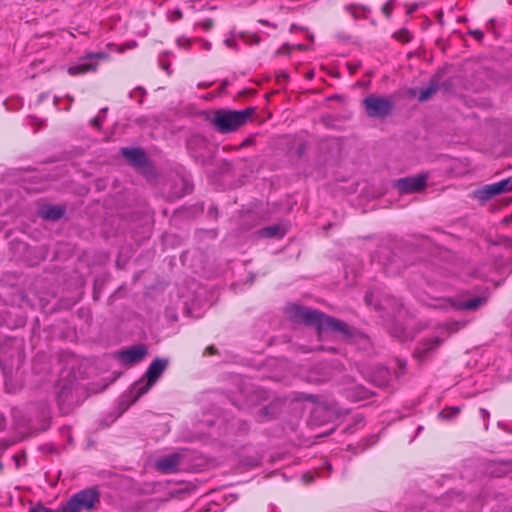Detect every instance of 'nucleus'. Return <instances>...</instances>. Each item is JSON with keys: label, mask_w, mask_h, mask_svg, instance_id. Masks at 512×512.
I'll use <instances>...</instances> for the list:
<instances>
[{"label": "nucleus", "mask_w": 512, "mask_h": 512, "mask_svg": "<svg viewBox=\"0 0 512 512\" xmlns=\"http://www.w3.org/2000/svg\"><path fill=\"white\" fill-rule=\"evenodd\" d=\"M255 109L248 107L243 110H216L211 119V123L220 133L234 132L249 120Z\"/></svg>", "instance_id": "obj_1"}, {"label": "nucleus", "mask_w": 512, "mask_h": 512, "mask_svg": "<svg viewBox=\"0 0 512 512\" xmlns=\"http://www.w3.org/2000/svg\"><path fill=\"white\" fill-rule=\"evenodd\" d=\"M168 366V360L155 358L148 366L144 378L137 381L132 387V393L135 399H138L147 393L151 387L158 381Z\"/></svg>", "instance_id": "obj_2"}, {"label": "nucleus", "mask_w": 512, "mask_h": 512, "mask_svg": "<svg viewBox=\"0 0 512 512\" xmlns=\"http://www.w3.org/2000/svg\"><path fill=\"white\" fill-rule=\"evenodd\" d=\"M366 114L371 118L383 119L389 116L394 108L393 102L386 97L370 94L363 99Z\"/></svg>", "instance_id": "obj_3"}, {"label": "nucleus", "mask_w": 512, "mask_h": 512, "mask_svg": "<svg viewBox=\"0 0 512 512\" xmlns=\"http://www.w3.org/2000/svg\"><path fill=\"white\" fill-rule=\"evenodd\" d=\"M99 501V494L93 488L84 489L73 495L66 502V512H79L81 510H90L95 503Z\"/></svg>", "instance_id": "obj_4"}, {"label": "nucleus", "mask_w": 512, "mask_h": 512, "mask_svg": "<svg viewBox=\"0 0 512 512\" xmlns=\"http://www.w3.org/2000/svg\"><path fill=\"white\" fill-rule=\"evenodd\" d=\"M109 59V54L106 52L89 53L81 59V62L69 67L68 73L72 76L87 73L89 71H96L98 61H105Z\"/></svg>", "instance_id": "obj_5"}, {"label": "nucleus", "mask_w": 512, "mask_h": 512, "mask_svg": "<svg viewBox=\"0 0 512 512\" xmlns=\"http://www.w3.org/2000/svg\"><path fill=\"white\" fill-rule=\"evenodd\" d=\"M427 178L426 174L400 178L395 181V187L401 194L417 193L426 187Z\"/></svg>", "instance_id": "obj_6"}, {"label": "nucleus", "mask_w": 512, "mask_h": 512, "mask_svg": "<svg viewBox=\"0 0 512 512\" xmlns=\"http://www.w3.org/2000/svg\"><path fill=\"white\" fill-rule=\"evenodd\" d=\"M295 316L298 317L307 325H313L317 327L318 332L322 333V324L327 315L318 312L308 307H296Z\"/></svg>", "instance_id": "obj_7"}, {"label": "nucleus", "mask_w": 512, "mask_h": 512, "mask_svg": "<svg viewBox=\"0 0 512 512\" xmlns=\"http://www.w3.org/2000/svg\"><path fill=\"white\" fill-rule=\"evenodd\" d=\"M147 355V348L143 344L131 346L118 352L120 361L125 365L140 362Z\"/></svg>", "instance_id": "obj_8"}, {"label": "nucleus", "mask_w": 512, "mask_h": 512, "mask_svg": "<svg viewBox=\"0 0 512 512\" xmlns=\"http://www.w3.org/2000/svg\"><path fill=\"white\" fill-rule=\"evenodd\" d=\"M442 342L443 340L438 336L424 338L419 342L414 352V356L422 362L429 356L430 353L436 350Z\"/></svg>", "instance_id": "obj_9"}, {"label": "nucleus", "mask_w": 512, "mask_h": 512, "mask_svg": "<svg viewBox=\"0 0 512 512\" xmlns=\"http://www.w3.org/2000/svg\"><path fill=\"white\" fill-rule=\"evenodd\" d=\"M181 459L182 456L179 453L165 455L155 462V468L162 473H175L178 471Z\"/></svg>", "instance_id": "obj_10"}, {"label": "nucleus", "mask_w": 512, "mask_h": 512, "mask_svg": "<svg viewBox=\"0 0 512 512\" xmlns=\"http://www.w3.org/2000/svg\"><path fill=\"white\" fill-rule=\"evenodd\" d=\"M325 331H334L345 336L351 335V329L345 322L331 316H327V318L324 319L322 324V332Z\"/></svg>", "instance_id": "obj_11"}, {"label": "nucleus", "mask_w": 512, "mask_h": 512, "mask_svg": "<svg viewBox=\"0 0 512 512\" xmlns=\"http://www.w3.org/2000/svg\"><path fill=\"white\" fill-rule=\"evenodd\" d=\"M121 154L135 166H144L147 162L145 152L141 148H122Z\"/></svg>", "instance_id": "obj_12"}, {"label": "nucleus", "mask_w": 512, "mask_h": 512, "mask_svg": "<svg viewBox=\"0 0 512 512\" xmlns=\"http://www.w3.org/2000/svg\"><path fill=\"white\" fill-rule=\"evenodd\" d=\"M64 210L61 206L45 205L39 209V215L46 220H57L62 217Z\"/></svg>", "instance_id": "obj_13"}, {"label": "nucleus", "mask_w": 512, "mask_h": 512, "mask_svg": "<svg viewBox=\"0 0 512 512\" xmlns=\"http://www.w3.org/2000/svg\"><path fill=\"white\" fill-rule=\"evenodd\" d=\"M496 195H499L497 182L485 185L484 187L478 189L475 192L476 198H478L481 201H487Z\"/></svg>", "instance_id": "obj_14"}, {"label": "nucleus", "mask_w": 512, "mask_h": 512, "mask_svg": "<svg viewBox=\"0 0 512 512\" xmlns=\"http://www.w3.org/2000/svg\"><path fill=\"white\" fill-rule=\"evenodd\" d=\"M346 10L355 19L365 18L367 16V14L370 12L369 8H367L365 6H361V5H355V4H351V5L346 6Z\"/></svg>", "instance_id": "obj_15"}, {"label": "nucleus", "mask_w": 512, "mask_h": 512, "mask_svg": "<svg viewBox=\"0 0 512 512\" xmlns=\"http://www.w3.org/2000/svg\"><path fill=\"white\" fill-rule=\"evenodd\" d=\"M484 302V299L481 297H475L470 300H467L461 304V309L463 310H474L479 307Z\"/></svg>", "instance_id": "obj_16"}, {"label": "nucleus", "mask_w": 512, "mask_h": 512, "mask_svg": "<svg viewBox=\"0 0 512 512\" xmlns=\"http://www.w3.org/2000/svg\"><path fill=\"white\" fill-rule=\"evenodd\" d=\"M63 391H64V384H63L62 380L59 379L55 383V386H54V396H55V400L57 401L59 407H61L62 403H63V399H62Z\"/></svg>", "instance_id": "obj_17"}, {"label": "nucleus", "mask_w": 512, "mask_h": 512, "mask_svg": "<svg viewBox=\"0 0 512 512\" xmlns=\"http://www.w3.org/2000/svg\"><path fill=\"white\" fill-rule=\"evenodd\" d=\"M437 91V87L435 86H429L427 88L421 89L418 99L420 101H427L430 99Z\"/></svg>", "instance_id": "obj_18"}, {"label": "nucleus", "mask_w": 512, "mask_h": 512, "mask_svg": "<svg viewBox=\"0 0 512 512\" xmlns=\"http://www.w3.org/2000/svg\"><path fill=\"white\" fill-rule=\"evenodd\" d=\"M280 232V227L277 225L265 227L261 230V234L266 237L277 236Z\"/></svg>", "instance_id": "obj_19"}, {"label": "nucleus", "mask_w": 512, "mask_h": 512, "mask_svg": "<svg viewBox=\"0 0 512 512\" xmlns=\"http://www.w3.org/2000/svg\"><path fill=\"white\" fill-rule=\"evenodd\" d=\"M499 194L508 192L512 189V183L510 179H504L497 182Z\"/></svg>", "instance_id": "obj_20"}, {"label": "nucleus", "mask_w": 512, "mask_h": 512, "mask_svg": "<svg viewBox=\"0 0 512 512\" xmlns=\"http://www.w3.org/2000/svg\"><path fill=\"white\" fill-rule=\"evenodd\" d=\"M459 412H460L459 407H450L448 409L442 410L439 415L442 417H445V418H451V417L458 415Z\"/></svg>", "instance_id": "obj_21"}, {"label": "nucleus", "mask_w": 512, "mask_h": 512, "mask_svg": "<svg viewBox=\"0 0 512 512\" xmlns=\"http://www.w3.org/2000/svg\"><path fill=\"white\" fill-rule=\"evenodd\" d=\"M394 5H395V0H388L382 7V12L383 14L387 17V18H390L391 17V14H392V11L394 9Z\"/></svg>", "instance_id": "obj_22"}, {"label": "nucleus", "mask_w": 512, "mask_h": 512, "mask_svg": "<svg viewBox=\"0 0 512 512\" xmlns=\"http://www.w3.org/2000/svg\"><path fill=\"white\" fill-rule=\"evenodd\" d=\"M30 512H64V508L58 510H52L50 508L45 507L42 504H37L36 506L30 509Z\"/></svg>", "instance_id": "obj_23"}, {"label": "nucleus", "mask_w": 512, "mask_h": 512, "mask_svg": "<svg viewBox=\"0 0 512 512\" xmlns=\"http://www.w3.org/2000/svg\"><path fill=\"white\" fill-rule=\"evenodd\" d=\"M183 17L182 11L180 9H175L171 12L170 19L172 21H178Z\"/></svg>", "instance_id": "obj_24"}, {"label": "nucleus", "mask_w": 512, "mask_h": 512, "mask_svg": "<svg viewBox=\"0 0 512 512\" xmlns=\"http://www.w3.org/2000/svg\"><path fill=\"white\" fill-rule=\"evenodd\" d=\"M470 35H472L474 38H476L477 40H482L483 37H484V34L481 30H471L469 32Z\"/></svg>", "instance_id": "obj_25"}, {"label": "nucleus", "mask_w": 512, "mask_h": 512, "mask_svg": "<svg viewBox=\"0 0 512 512\" xmlns=\"http://www.w3.org/2000/svg\"><path fill=\"white\" fill-rule=\"evenodd\" d=\"M27 189L32 190V191H41V190L45 189V185L36 183V185L34 187H31V188L27 187Z\"/></svg>", "instance_id": "obj_26"}, {"label": "nucleus", "mask_w": 512, "mask_h": 512, "mask_svg": "<svg viewBox=\"0 0 512 512\" xmlns=\"http://www.w3.org/2000/svg\"><path fill=\"white\" fill-rule=\"evenodd\" d=\"M479 413L484 420L488 419L490 416L489 412L484 408H480Z\"/></svg>", "instance_id": "obj_27"}, {"label": "nucleus", "mask_w": 512, "mask_h": 512, "mask_svg": "<svg viewBox=\"0 0 512 512\" xmlns=\"http://www.w3.org/2000/svg\"><path fill=\"white\" fill-rule=\"evenodd\" d=\"M206 352H207L208 354H210V355H214V354H216V349H215V347H214V346H212V345H211V346H209V347H207V348H206Z\"/></svg>", "instance_id": "obj_28"}, {"label": "nucleus", "mask_w": 512, "mask_h": 512, "mask_svg": "<svg viewBox=\"0 0 512 512\" xmlns=\"http://www.w3.org/2000/svg\"><path fill=\"white\" fill-rule=\"evenodd\" d=\"M91 122H92V124H93L94 126L98 127V126H99L100 119H99V117H96V118H94Z\"/></svg>", "instance_id": "obj_29"}, {"label": "nucleus", "mask_w": 512, "mask_h": 512, "mask_svg": "<svg viewBox=\"0 0 512 512\" xmlns=\"http://www.w3.org/2000/svg\"><path fill=\"white\" fill-rule=\"evenodd\" d=\"M163 69H165L169 75L171 74V70L169 68V64L164 65Z\"/></svg>", "instance_id": "obj_30"}, {"label": "nucleus", "mask_w": 512, "mask_h": 512, "mask_svg": "<svg viewBox=\"0 0 512 512\" xmlns=\"http://www.w3.org/2000/svg\"><path fill=\"white\" fill-rule=\"evenodd\" d=\"M212 26V22L209 20L207 21V23L205 24V28H210Z\"/></svg>", "instance_id": "obj_31"}, {"label": "nucleus", "mask_w": 512, "mask_h": 512, "mask_svg": "<svg viewBox=\"0 0 512 512\" xmlns=\"http://www.w3.org/2000/svg\"><path fill=\"white\" fill-rule=\"evenodd\" d=\"M415 9H416V6H413V7L408 11V13H412Z\"/></svg>", "instance_id": "obj_32"}, {"label": "nucleus", "mask_w": 512, "mask_h": 512, "mask_svg": "<svg viewBox=\"0 0 512 512\" xmlns=\"http://www.w3.org/2000/svg\"><path fill=\"white\" fill-rule=\"evenodd\" d=\"M365 300L369 303L370 302V296L366 295Z\"/></svg>", "instance_id": "obj_33"}, {"label": "nucleus", "mask_w": 512, "mask_h": 512, "mask_svg": "<svg viewBox=\"0 0 512 512\" xmlns=\"http://www.w3.org/2000/svg\"><path fill=\"white\" fill-rule=\"evenodd\" d=\"M260 22L263 24L269 25V23L267 21L261 20Z\"/></svg>", "instance_id": "obj_34"}, {"label": "nucleus", "mask_w": 512, "mask_h": 512, "mask_svg": "<svg viewBox=\"0 0 512 512\" xmlns=\"http://www.w3.org/2000/svg\"><path fill=\"white\" fill-rule=\"evenodd\" d=\"M225 42H226V44L231 45V41L230 40H226Z\"/></svg>", "instance_id": "obj_35"}, {"label": "nucleus", "mask_w": 512, "mask_h": 512, "mask_svg": "<svg viewBox=\"0 0 512 512\" xmlns=\"http://www.w3.org/2000/svg\"><path fill=\"white\" fill-rule=\"evenodd\" d=\"M2 466H3V465H2V463L0 462V469L2 468Z\"/></svg>", "instance_id": "obj_36"}]
</instances>
